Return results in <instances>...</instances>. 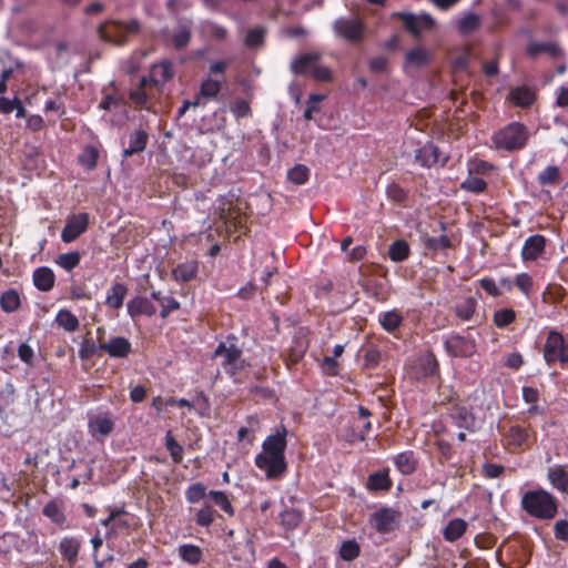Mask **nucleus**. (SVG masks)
I'll return each instance as SVG.
<instances>
[{
	"label": "nucleus",
	"mask_w": 568,
	"mask_h": 568,
	"mask_svg": "<svg viewBox=\"0 0 568 568\" xmlns=\"http://www.w3.org/2000/svg\"><path fill=\"white\" fill-rule=\"evenodd\" d=\"M322 54L312 51L295 57L290 65L291 71L296 75L311 77L316 82L333 81L331 69L322 64Z\"/></svg>",
	"instance_id": "3"
},
{
	"label": "nucleus",
	"mask_w": 568,
	"mask_h": 568,
	"mask_svg": "<svg viewBox=\"0 0 568 568\" xmlns=\"http://www.w3.org/2000/svg\"><path fill=\"white\" fill-rule=\"evenodd\" d=\"M32 280L39 291L49 292L54 286L55 276L50 267L41 266L34 270Z\"/></svg>",
	"instance_id": "25"
},
{
	"label": "nucleus",
	"mask_w": 568,
	"mask_h": 568,
	"mask_svg": "<svg viewBox=\"0 0 568 568\" xmlns=\"http://www.w3.org/2000/svg\"><path fill=\"white\" fill-rule=\"evenodd\" d=\"M165 447L170 452L172 460L176 464L183 459V447L171 436L170 433L165 436Z\"/></svg>",
	"instance_id": "56"
},
{
	"label": "nucleus",
	"mask_w": 568,
	"mask_h": 568,
	"mask_svg": "<svg viewBox=\"0 0 568 568\" xmlns=\"http://www.w3.org/2000/svg\"><path fill=\"white\" fill-rule=\"evenodd\" d=\"M207 497L229 516L234 515V508L225 493L221 490H210Z\"/></svg>",
	"instance_id": "50"
},
{
	"label": "nucleus",
	"mask_w": 568,
	"mask_h": 568,
	"mask_svg": "<svg viewBox=\"0 0 568 568\" xmlns=\"http://www.w3.org/2000/svg\"><path fill=\"white\" fill-rule=\"evenodd\" d=\"M379 323L386 332L390 333L402 325L403 316L398 311L392 310L381 314Z\"/></svg>",
	"instance_id": "42"
},
{
	"label": "nucleus",
	"mask_w": 568,
	"mask_h": 568,
	"mask_svg": "<svg viewBox=\"0 0 568 568\" xmlns=\"http://www.w3.org/2000/svg\"><path fill=\"white\" fill-rule=\"evenodd\" d=\"M99 351L105 352L113 358H125L132 352V345L128 338L116 336L106 342H101L99 344Z\"/></svg>",
	"instance_id": "15"
},
{
	"label": "nucleus",
	"mask_w": 568,
	"mask_h": 568,
	"mask_svg": "<svg viewBox=\"0 0 568 568\" xmlns=\"http://www.w3.org/2000/svg\"><path fill=\"white\" fill-rule=\"evenodd\" d=\"M554 536L557 540L568 541V520L559 519L555 523Z\"/></svg>",
	"instance_id": "64"
},
{
	"label": "nucleus",
	"mask_w": 568,
	"mask_h": 568,
	"mask_svg": "<svg viewBox=\"0 0 568 568\" xmlns=\"http://www.w3.org/2000/svg\"><path fill=\"white\" fill-rule=\"evenodd\" d=\"M43 515L57 525H63L65 523V515L61 509V506L52 500L43 507Z\"/></svg>",
	"instance_id": "48"
},
{
	"label": "nucleus",
	"mask_w": 568,
	"mask_h": 568,
	"mask_svg": "<svg viewBox=\"0 0 568 568\" xmlns=\"http://www.w3.org/2000/svg\"><path fill=\"white\" fill-rule=\"evenodd\" d=\"M266 28L258 26L250 29L246 33L244 44L250 49L261 48L265 42Z\"/></svg>",
	"instance_id": "44"
},
{
	"label": "nucleus",
	"mask_w": 568,
	"mask_h": 568,
	"mask_svg": "<svg viewBox=\"0 0 568 568\" xmlns=\"http://www.w3.org/2000/svg\"><path fill=\"white\" fill-rule=\"evenodd\" d=\"M21 305L20 294L14 288L4 291L0 296V307L6 313H13Z\"/></svg>",
	"instance_id": "40"
},
{
	"label": "nucleus",
	"mask_w": 568,
	"mask_h": 568,
	"mask_svg": "<svg viewBox=\"0 0 568 568\" xmlns=\"http://www.w3.org/2000/svg\"><path fill=\"white\" fill-rule=\"evenodd\" d=\"M527 53L530 57H537L540 53H547L552 58L564 55L562 49L555 42H531L527 47Z\"/></svg>",
	"instance_id": "31"
},
{
	"label": "nucleus",
	"mask_w": 568,
	"mask_h": 568,
	"mask_svg": "<svg viewBox=\"0 0 568 568\" xmlns=\"http://www.w3.org/2000/svg\"><path fill=\"white\" fill-rule=\"evenodd\" d=\"M515 284L523 294L528 296L532 290L534 282L528 273H520L516 276Z\"/></svg>",
	"instance_id": "60"
},
{
	"label": "nucleus",
	"mask_w": 568,
	"mask_h": 568,
	"mask_svg": "<svg viewBox=\"0 0 568 568\" xmlns=\"http://www.w3.org/2000/svg\"><path fill=\"white\" fill-rule=\"evenodd\" d=\"M449 416L453 419L454 424L467 430L473 432L476 425V417L474 413L467 407L455 404L449 410Z\"/></svg>",
	"instance_id": "16"
},
{
	"label": "nucleus",
	"mask_w": 568,
	"mask_h": 568,
	"mask_svg": "<svg viewBox=\"0 0 568 568\" xmlns=\"http://www.w3.org/2000/svg\"><path fill=\"white\" fill-rule=\"evenodd\" d=\"M547 478L556 490L568 493V471L562 465H554L547 469Z\"/></svg>",
	"instance_id": "21"
},
{
	"label": "nucleus",
	"mask_w": 568,
	"mask_h": 568,
	"mask_svg": "<svg viewBox=\"0 0 568 568\" xmlns=\"http://www.w3.org/2000/svg\"><path fill=\"white\" fill-rule=\"evenodd\" d=\"M400 517V511L390 507H382L369 516V524L377 532L388 534L398 528Z\"/></svg>",
	"instance_id": "9"
},
{
	"label": "nucleus",
	"mask_w": 568,
	"mask_h": 568,
	"mask_svg": "<svg viewBox=\"0 0 568 568\" xmlns=\"http://www.w3.org/2000/svg\"><path fill=\"white\" fill-rule=\"evenodd\" d=\"M409 245L405 240L393 242L388 248V256L393 262H403L409 256Z\"/></svg>",
	"instance_id": "45"
},
{
	"label": "nucleus",
	"mask_w": 568,
	"mask_h": 568,
	"mask_svg": "<svg viewBox=\"0 0 568 568\" xmlns=\"http://www.w3.org/2000/svg\"><path fill=\"white\" fill-rule=\"evenodd\" d=\"M149 135L144 130H136L129 135V148L124 149L122 156L128 159L133 154L141 153L145 150Z\"/></svg>",
	"instance_id": "23"
},
{
	"label": "nucleus",
	"mask_w": 568,
	"mask_h": 568,
	"mask_svg": "<svg viewBox=\"0 0 568 568\" xmlns=\"http://www.w3.org/2000/svg\"><path fill=\"white\" fill-rule=\"evenodd\" d=\"M509 98L516 105L528 108L535 102L536 94L527 87H517L510 91Z\"/></svg>",
	"instance_id": "36"
},
{
	"label": "nucleus",
	"mask_w": 568,
	"mask_h": 568,
	"mask_svg": "<svg viewBox=\"0 0 568 568\" xmlns=\"http://www.w3.org/2000/svg\"><path fill=\"white\" fill-rule=\"evenodd\" d=\"M81 542L74 537H63L59 544V551L64 560L73 565L78 559Z\"/></svg>",
	"instance_id": "28"
},
{
	"label": "nucleus",
	"mask_w": 568,
	"mask_h": 568,
	"mask_svg": "<svg viewBox=\"0 0 568 568\" xmlns=\"http://www.w3.org/2000/svg\"><path fill=\"white\" fill-rule=\"evenodd\" d=\"M509 445L523 449L529 446L530 435L527 428L520 425H513L506 433Z\"/></svg>",
	"instance_id": "27"
},
{
	"label": "nucleus",
	"mask_w": 568,
	"mask_h": 568,
	"mask_svg": "<svg viewBox=\"0 0 568 568\" xmlns=\"http://www.w3.org/2000/svg\"><path fill=\"white\" fill-rule=\"evenodd\" d=\"M480 24V17L474 12H469L458 21L457 28L459 33L467 36L479 29Z\"/></svg>",
	"instance_id": "41"
},
{
	"label": "nucleus",
	"mask_w": 568,
	"mask_h": 568,
	"mask_svg": "<svg viewBox=\"0 0 568 568\" xmlns=\"http://www.w3.org/2000/svg\"><path fill=\"white\" fill-rule=\"evenodd\" d=\"M562 334L556 329H550L547 334L546 342L542 347V356L547 365L555 364L556 349H559L566 343Z\"/></svg>",
	"instance_id": "17"
},
{
	"label": "nucleus",
	"mask_w": 568,
	"mask_h": 568,
	"mask_svg": "<svg viewBox=\"0 0 568 568\" xmlns=\"http://www.w3.org/2000/svg\"><path fill=\"white\" fill-rule=\"evenodd\" d=\"M467 530V523L462 518H455L448 521L443 529V537L446 541L454 542L458 540Z\"/></svg>",
	"instance_id": "34"
},
{
	"label": "nucleus",
	"mask_w": 568,
	"mask_h": 568,
	"mask_svg": "<svg viewBox=\"0 0 568 568\" xmlns=\"http://www.w3.org/2000/svg\"><path fill=\"white\" fill-rule=\"evenodd\" d=\"M151 72V80L155 85H163L175 74L173 63L168 60L153 64Z\"/></svg>",
	"instance_id": "26"
},
{
	"label": "nucleus",
	"mask_w": 568,
	"mask_h": 568,
	"mask_svg": "<svg viewBox=\"0 0 568 568\" xmlns=\"http://www.w3.org/2000/svg\"><path fill=\"white\" fill-rule=\"evenodd\" d=\"M334 31L349 42H358L363 38L364 26L356 18H339L333 23Z\"/></svg>",
	"instance_id": "10"
},
{
	"label": "nucleus",
	"mask_w": 568,
	"mask_h": 568,
	"mask_svg": "<svg viewBox=\"0 0 568 568\" xmlns=\"http://www.w3.org/2000/svg\"><path fill=\"white\" fill-rule=\"evenodd\" d=\"M439 160V149L435 144L428 142L415 151V161L422 166L430 168Z\"/></svg>",
	"instance_id": "24"
},
{
	"label": "nucleus",
	"mask_w": 568,
	"mask_h": 568,
	"mask_svg": "<svg viewBox=\"0 0 568 568\" xmlns=\"http://www.w3.org/2000/svg\"><path fill=\"white\" fill-rule=\"evenodd\" d=\"M128 294V287L123 283H114L106 293L105 304L112 310H119Z\"/></svg>",
	"instance_id": "30"
},
{
	"label": "nucleus",
	"mask_w": 568,
	"mask_h": 568,
	"mask_svg": "<svg viewBox=\"0 0 568 568\" xmlns=\"http://www.w3.org/2000/svg\"><path fill=\"white\" fill-rule=\"evenodd\" d=\"M197 271V262L189 261L178 264L172 271V276L175 281L185 283L193 280L196 276Z\"/></svg>",
	"instance_id": "33"
},
{
	"label": "nucleus",
	"mask_w": 568,
	"mask_h": 568,
	"mask_svg": "<svg viewBox=\"0 0 568 568\" xmlns=\"http://www.w3.org/2000/svg\"><path fill=\"white\" fill-rule=\"evenodd\" d=\"M216 511L212 505L204 501L202 507L195 514V523L200 527H210L215 520Z\"/></svg>",
	"instance_id": "43"
},
{
	"label": "nucleus",
	"mask_w": 568,
	"mask_h": 568,
	"mask_svg": "<svg viewBox=\"0 0 568 568\" xmlns=\"http://www.w3.org/2000/svg\"><path fill=\"white\" fill-rule=\"evenodd\" d=\"M59 326L63 327L67 332H75L79 327L78 317L68 310H61L55 318Z\"/></svg>",
	"instance_id": "47"
},
{
	"label": "nucleus",
	"mask_w": 568,
	"mask_h": 568,
	"mask_svg": "<svg viewBox=\"0 0 568 568\" xmlns=\"http://www.w3.org/2000/svg\"><path fill=\"white\" fill-rule=\"evenodd\" d=\"M446 352L454 357H470L476 352V342L462 335H452L445 341Z\"/></svg>",
	"instance_id": "12"
},
{
	"label": "nucleus",
	"mask_w": 568,
	"mask_h": 568,
	"mask_svg": "<svg viewBox=\"0 0 568 568\" xmlns=\"http://www.w3.org/2000/svg\"><path fill=\"white\" fill-rule=\"evenodd\" d=\"M302 520V514L294 508H286L281 513V524L288 530L295 529Z\"/></svg>",
	"instance_id": "49"
},
{
	"label": "nucleus",
	"mask_w": 568,
	"mask_h": 568,
	"mask_svg": "<svg viewBox=\"0 0 568 568\" xmlns=\"http://www.w3.org/2000/svg\"><path fill=\"white\" fill-rule=\"evenodd\" d=\"M212 357H221V365L226 374L235 376L243 368L242 349L234 343L220 342Z\"/></svg>",
	"instance_id": "8"
},
{
	"label": "nucleus",
	"mask_w": 568,
	"mask_h": 568,
	"mask_svg": "<svg viewBox=\"0 0 568 568\" xmlns=\"http://www.w3.org/2000/svg\"><path fill=\"white\" fill-rule=\"evenodd\" d=\"M99 158V151L93 145L84 148L82 153L79 155V163L88 170L95 168Z\"/></svg>",
	"instance_id": "51"
},
{
	"label": "nucleus",
	"mask_w": 568,
	"mask_h": 568,
	"mask_svg": "<svg viewBox=\"0 0 568 568\" xmlns=\"http://www.w3.org/2000/svg\"><path fill=\"white\" fill-rule=\"evenodd\" d=\"M89 225L88 215H71L67 221L62 232L61 240L64 243H71L75 241L81 234H83Z\"/></svg>",
	"instance_id": "14"
},
{
	"label": "nucleus",
	"mask_w": 568,
	"mask_h": 568,
	"mask_svg": "<svg viewBox=\"0 0 568 568\" xmlns=\"http://www.w3.org/2000/svg\"><path fill=\"white\" fill-rule=\"evenodd\" d=\"M178 552L180 558L190 565H197L202 561L203 552L202 549L196 545H180L178 548Z\"/></svg>",
	"instance_id": "37"
},
{
	"label": "nucleus",
	"mask_w": 568,
	"mask_h": 568,
	"mask_svg": "<svg viewBox=\"0 0 568 568\" xmlns=\"http://www.w3.org/2000/svg\"><path fill=\"white\" fill-rule=\"evenodd\" d=\"M192 38V29L190 24L180 23L172 33L170 41L178 51L185 49Z\"/></svg>",
	"instance_id": "32"
},
{
	"label": "nucleus",
	"mask_w": 568,
	"mask_h": 568,
	"mask_svg": "<svg viewBox=\"0 0 568 568\" xmlns=\"http://www.w3.org/2000/svg\"><path fill=\"white\" fill-rule=\"evenodd\" d=\"M206 487L202 483L190 485L185 490V499L190 504H195L207 496Z\"/></svg>",
	"instance_id": "54"
},
{
	"label": "nucleus",
	"mask_w": 568,
	"mask_h": 568,
	"mask_svg": "<svg viewBox=\"0 0 568 568\" xmlns=\"http://www.w3.org/2000/svg\"><path fill=\"white\" fill-rule=\"evenodd\" d=\"M476 308V302L468 297L456 307V314L463 321H468L473 317Z\"/></svg>",
	"instance_id": "57"
},
{
	"label": "nucleus",
	"mask_w": 568,
	"mask_h": 568,
	"mask_svg": "<svg viewBox=\"0 0 568 568\" xmlns=\"http://www.w3.org/2000/svg\"><path fill=\"white\" fill-rule=\"evenodd\" d=\"M81 255L79 252H68L58 255L57 264L65 271H72L80 264Z\"/></svg>",
	"instance_id": "52"
},
{
	"label": "nucleus",
	"mask_w": 568,
	"mask_h": 568,
	"mask_svg": "<svg viewBox=\"0 0 568 568\" xmlns=\"http://www.w3.org/2000/svg\"><path fill=\"white\" fill-rule=\"evenodd\" d=\"M494 169V165L484 160H475L469 163V174H486Z\"/></svg>",
	"instance_id": "63"
},
{
	"label": "nucleus",
	"mask_w": 568,
	"mask_h": 568,
	"mask_svg": "<svg viewBox=\"0 0 568 568\" xmlns=\"http://www.w3.org/2000/svg\"><path fill=\"white\" fill-rule=\"evenodd\" d=\"M338 555L344 561H353L361 555V546L353 538L342 542Z\"/></svg>",
	"instance_id": "46"
},
{
	"label": "nucleus",
	"mask_w": 568,
	"mask_h": 568,
	"mask_svg": "<svg viewBox=\"0 0 568 568\" xmlns=\"http://www.w3.org/2000/svg\"><path fill=\"white\" fill-rule=\"evenodd\" d=\"M392 487V480L388 470L371 474L367 479V488L372 491L388 490Z\"/></svg>",
	"instance_id": "39"
},
{
	"label": "nucleus",
	"mask_w": 568,
	"mask_h": 568,
	"mask_svg": "<svg viewBox=\"0 0 568 568\" xmlns=\"http://www.w3.org/2000/svg\"><path fill=\"white\" fill-rule=\"evenodd\" d=\"M430 61L429 51L423 47L417 45L405 54V67L422 68L426 67Z\"/></svg>",
	"instance_id": "29"
},
{
	"label": "nucleus",
	"mask_w": 568,
	"mask_h": 568,
	"mask_svg": "<svg viewBox=\"0 0 568 568\" xmlns=\"http://www.w3.org/2000/svg\"><path fill=\"white\" fill-rule=\"evenodd\" d=\"M487 184L481 178L469 176L462 183V189L470 191V192H483L486 189Z\"/></svg>",
	"instance_id": "59"
},
{
	"label": "nucleus",
	"mask_w": 568,
	"mask_h": 568,
	"mask_svg": "<svg viewBox=\"0 0 568 568\" xmlns=\"http://www.w3.org/2000/svg\"><path fill=\"white\" fill-rule=\"evenodd\" d=\"M516 320V313L513 308H503L495 312L493 321L498 328H504Z\"/></svg>",
	"instance_id": "55"
},
{
	"label": "nucleus",
	"mask_w": 568,
	"mask_h": 568,
	"mask_svg": "<svg viewBox=\"0 0 568 568\" xmlns=\"http://www.w3.org/2000/svg\"><path fill=\"white\" fill-rule=\"evenodd\" d=\"M257 468L265 470L267 478H276L286 469L285 456L260 453L255 457Z\"/></svg>",
	"instance_id": "11"
},
{
	"label": "nucleus",
	"mask_w": 568,
	"mask_h": 568,
	"mask_svg": "<svg viewBox=\"0 0 568 568\" xmlns=\"http://www.w3.org/2000/svg\"><path fill=\"white\" fill-rule=\"evenodd\" d=\"M545 237L542 235H531L526 239L521 256L525 261L536 260L545 250Z\"/></svg>",
	"instance_id": "22"
},
{
	"label": "nucleus",
	"mask_w": 568,
	"mask_h": 568,
	"mask_svg": "<svg viewBox=\"0 0 568 568\" xmlns=\"http://www.w3.org/2000/svg\"><path fill=\"white\" fill-rule=\"evenodd\" d=\"M396 469L403 475H412L418 467V458L413 450L402 452L393 457Z\"/></svg>",
	"instance_id": "20"
},
{
	"label": "nucleus",
	"mask_w": 568,
	"mask_h": 568,
	"mask_svg": "<svg viewBox=\"0 0 568 568\" xmlns=\"http://www.w3.org/2000/svg\"><path fill=\"white\" fill-rule=\"evenodd\" d=\"M141 22L133 18L129 21L106 19L97 28L98 38L110 45L123 47L129 43L130 38L140 34Z\"/></svg>",
	"instance_id": "2"
},
{
	"label": "nucleus",
	"mask_w": 568,
	"mask_h": 568,
	"mask_svg": "<svg viewBox=\"0 0 568 568\" xmlns=\"http://www.w3.org/2000/svg\"><path fill=\"white\" fill-rule=\"evenodd\" d=\"M231 110L236 119H242L251 115L250 103L244 99H236Z\"/></svg>",
	"instance_id": "61"
},
{
	"label": "nucleus",
	"mask_w": 568,
	"mask_h": 568,
	"mask_svg": "<svg viewBox=\"0 0 568 568\" xmlns=\"http://www.w3.org/2000/svg\"><path fill=\"white\" fill-rule=\"evenodd\" d=\"M308 173L310 170L305 165L298 164L288 171L287 178L291 182L300 185L307 181Z\"/></svg>",
	"instance_id": "58"
},
{
	"label": "nucleus",
	"mask_w": 568,
	"mask_h": 568,
	"mask_svg": "<svg viewBox=\"0 0 568 568\" xmlns=\"http://www.w3.org/2000/svg\"><path fill=\"white\" fill-rule=\"evenodd\" d=\"M429 226L433 229L434 234H430L426 229H424L422 223L418 225L420 241L427 250L432 252H440L453 246L450 239L445 234L446 225L443 221L430 219Z\"/></svg>",
	"instance_id": "5"
},
{
	"label": "nucleus",
	"mask_w": 568,
	"mask_h": 568,
	"mask_svg": "<svg viewBox=\"0 0 568 568\" xmlns=\"http://www.w3.org/2000/svg\"><path fill=\"white\" fill-rule=\"evenodd\" d=\"M126 310L128 314L132 318L141 315L151 317L156 313V308L153 303L149 298L142 296H138L129 301L126 304Z\"/></svg>",
	"instance_id": "19"
},
{
	"label": "nucleus",
	"mask_w": 568,
	"mask_h": 568,
	"mask_svg": "<svg viewBox=\"0 0 568 568\" xmlns=\"http://www.w3.org/2000/svg\"><path fill=\"white\" fill-rule=\"evenodd\" d=\"M504 471L505 467L499 464L485 463L483 465V474L487 478H498L504 474Z\"/></svg>",
	"instance_id": "62"
},
{
	"label": "nucleus",
	"mask_w": 568,
	"mask_h": 568,
	"mask_svg": "<svg viewBox=\"0 0 568 568\" xmlns=\"http://www.w3.org/2000/svg\"><path fill=\"white\" fill-rule=\"evenodd\" d=\"M521 509L532 518L551 520L558 514V500L544 488L527 490L520 499Z\"/></svg>",
	"instance_id": "1"
},
{
	"label": "nucleus",
	"mask_w": 568,
	"mask_h": 568,
	"mask_svg": "<svg viewBox=\"0 0 568 568\" xmlns=\"http://www.w3.org/2000/svg\"><path fill=\"white\" fill-rule=\"evenodd\" d=\"M151 297L161 305L162 318H166L173 311L180 308V303L172 295H163L161 291H153Z\"/></svg>",
	"instance_id": "35"
},
{
	"label": "nucleus",
	"mask_w": 568,
	"mask_h": 568,
	"mask_svg": "<svg viewBox=\"0 0 568 568\" xmlns=\"http://www.w3.org/2000/svg\"><path fill=\"white\" fill-rule=\"evenodd\" d=\"M222 89V81L215 80L211 77L204 79L200 85L197 93L199 99H216Z\"/></svg>",
	"instance_id": "38"
},
{
	"label": "nucleus",
	"mask_w": 568,
	"mask_h": 568,
	"mask_svg": "<svg viewBox=\"0 0 568 568\" xmlns=\"http://www.w3.org/2000/svg\"><path fill=\"white\" fill-rule=\"evenodd\" d=\"M246 215H220V220L214 222V226H210L207 231L200 237V243L205 241L207 244H212L217 240L226 241L227 233L231 227L243 229V234H246L247 227L243 225V217Z\"/></svg>",
	"instance_id": "6"
},
{
	"label": "nucleus",
	"mask_w": 568,
	"mask_h": 568,
	"mask_svg": "<svg viewBox=\"0 0 568 568\" xmlns=\"http://www.w3.org/2000/svg\"><path fill=\"white\" fill-rule=\"evenodd\" d=\"M393 18L402 22L403 29L415 39H420L423 31L433 30L436 26L435 19L428 13L415 14L412 12H395Z\"/></svg>",
	"instance_id": "7"
},
{
	"label": "nucleus",
	"mask_w": 568,
	"mask_h": 568,
	"mask_svg": "<svg viewBox=\"0 0 568 568\" xmlns=\"http://www.w3.org/2000/svg\"><path fill=\"white\" fill-rule=\"evenodd\" d=\"M529 138L527 128L520 122H511L499 130L493 138L498 149L515 151L526 146Z\"/></svg>",
	"instance_id": "4"
},
{
	"label": "nucleus",
	"mask_w": 568,
	"mask_h": 568,
	"mask_svg": "<svg viewBox=\"0 0 568 568\" xmlns=\"http://www.w3.org/2000/svg\"><path fill=\"white\" fill-rule=\"evenodd\" d=\"M262 448L264 453L284 456L286 448V428L282 427V430H277L275 434L267 436L263 442Z\"/></svg>",
	"instance_id": "18"
},
{
	"label": "nucleus",
	"mask_w": 568,
	"mask_h": 568,
	"mask_svg": "<svg viewBox=\"0 0 568 568\" xmlns=\"http://www.w3.org/2000/svg\"><path fill=\"white\" fill-rule=\"evenodd\" d=\"M114 428V422L109 413H101L89 418L88 429L92 437L103 439L109 436Z\"/></svg>",
	"instance_id": "13"
},
{
	"label": "nucleus",
	"mask_w": 568,
	"mask_h": 568,
	"mask_svg": "<svg viewBox=\"0 0 568 568\" xmlns=\"http://www.w3.org/2000/svg\"><path fill=\"white\" fill-rule=\"evenodd\" d=\"M560 178V170L556 165L547 166L542 172L538 175V183L541 186L552 185L558 182Z\"/></svg>",
	"instance_id": "53"
}]
</instances>
